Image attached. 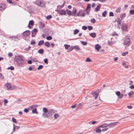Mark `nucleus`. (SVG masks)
Listing matches in <instances>:
<instances>
[{
	"mask_svg": "<svg viewBox=\"0 0 134 134\" xmlns=\"http://www.w3.org/2000/svg\"><path fill=\"white\" fill-rule=\"evenodd\" d=\"M56 112L54 110L50 109L48 110V113H47V114L45 115V114H43V116L44 118L45 117L48 118L52 115L54 113Z\"/></svg>",
	"mask_w": 134,
	"mask_h": 134,
	"instance_id": "nucleus-1",
	"label": "nucleus"
},
{
	"mask_svg": "<svg viewBox=\"0 0 134 134\" xmlns=\"http://www.w3.org/2000/svg\"><path fill=\"white\" fill-rule=\"evenodd\" d=\"M15 61L16 62L18 65H20L23 60L21 57L18 56L16 57L14 59Z\"/></svg>",
	"mask_w": 134,
	"mask_h": 134,
	"instance_id": "nucleus-2",
	"label": "nucleus"
},
{
	"mask_svg": "<svg viewBox=\"0 0 134 134\" xmlns=\"http://www.w3.org/2000/svg\"><path fill=\"white\" fill-rule=\"evenodd\" d=\"M118 123V122L111 123L109 124L105 123L104 124L105 127L108 126L109 128H111L115 126Z\"/></svg>",
	"mask_w": 134,
	"mask_h": 134,
	"instance_id": "nucleus-3",
	"label": "nucleus"
},
{
	"mask_svg": "<svg viewBox=\"0 0 134 134\" xmlns=\"http://www.w3.org/2000/svg\"><path fill=\"white\" fill-rule=\"evenodd\" d=\"M34 3L38 6L41 7H43L45 4L43 1L37 0L34 2Z\"/></svg>",
	"mask_w": 134,
	"mask_h": 134,
	"instance_id": "nucleus-4",
	"label": "nucleus"
},
{
	"mask_svg": "<svg viewBox=\"0 0 134 134\" xmlns=\"http://www.w3.org/2000/svg\"><path fill=\"white\" fill-rule=\"evenodd\" d=\"M124 44L125 45L129 46L130 44V39L128 36H127L126 37L124 40Z\"/></svg>",
	"mask_w": 134,
	"mask_h": 134,
	"instance_id": "nucleus-5",
	"label": "nucleus"
},
{
	"mask_svg": "<svg viewBox=\"0 0 134 134\" xmlns=\"http://www.w3.org/2000/svg\"><path fill=\"white\" fill-rule=\"evenodd\" d=\"M104 125L103 124L99 126L98 127L95 129V130L96 131V132L97 133H100L101 132L102 130L100 129V128H102L103 127H104Z\"/></svg>",
	"mask_w": 134,
	"mask_h": 134,
	"instance_id": "nucleus-6",
	"label": "nucleus"
},
{
	"mask_svg": "<svg viewBox=\"0 0 134 134\" xmlns=\"http://www.w3.org/2000/svg\"><path fill=\"white\" fill-rule=\"evenodd\" d=\"M5 85L6 87L8 90H13L15 89L16 88L15 86H11L9 83H7Z\"/></svg>",
	"mask_w": 134,
	"mask_h": 134,
	"instance_id": "nucleus-7",
	"label": "nucleus"
},
{
	"mask_svg": "<svg viewBox=\"0 0 134 134\" xmlns=\"http://www.w3.org/2000/svg\"><path fill=\"white\" fill-rule=\"evenodd\" d=\"M121 28L122 30L126 31H128L127 29L128 28L127 26L125 24H122L121 26Z\"/></svg>",
	"mask_w": 134,
	"mask_h": 134,
	"instance_id": "nucleus-8",
	"label": "nucleus"
},
{
	"mask_svg": "<svg viewBox=\"0 0 134 134\" xmlns=\"http://www.w3.org/2000/svg\"><path fill=\"white\" fill-rule=\"evenodd\" d=\"M30 32L29 30H26L23 33V35L24 36H28L30 35Z\"/></svg>",
	"mask_w": 134,
	"mask_h": 134,
	"instance_id": "nucleus-9",
	"label": "nucleus"
},
{
	"mask_svg": "<svg viewBox=\"0 0 134 134\" xmlns=\"http://www.w3.org/2000/svg\"><path fill=\"white\" fill-rule=\"evenodd\" d=\"M6 7V5L4 4H0V11L4 10Z\"/></svg>",
	"mask_w": 134,
	"mask_h": 134,
	"instance_id": "nucleus-10",
	"label": "nucleus"
},
{
	"mask_svg": "<svg viewBox=\"0 0 134 134\" xmlns=\"http://www.w3.org/2000/svg\"><path fill=\"white\" fill-rule=\"evenodd\" d=\"M57 11L60 14L62 15H65L66 14V12L64 10H62L60 11L58 10Z\"/></svg>",
	"mask_w": 134,
	"mask_h": 134,
	"instance_id": "nucleus-11",
	"label": "nucleus"
},
{
	"mask_svg": "<svg viewBox=\"0 0 134 134\" xmlns=\"http://www.w3.org/2000/svg\"><path fill=\"white\" fill-rule=\"evenodd\" d=\"M43 113L42 114V116L44 118V116H43V114H45V115L47 114V113H48V110L47 108H43Z\"/></svg>",
	"mask_w": 134,
	"mask_h": 134,
	"instance_id": "nucleus-12",
	"label": "nucleus"
},
{
	"mask_svg": "<svg viewBox=\"0 0 134 134\" xmlns=\"http://www.w3.org/2000/svg\"><path fill=\"white\" fill-rule=\"evenodd\" d=\"M91 94L93 96H95V99H96L98 96V94L96 92H92Z\"/></svg>",
	"mask_w": 134,
	"mask_h": 134,
	"instance_id": "nucleus-13",
	"label": "nucleus"
},
{
	"mask_svg": "<svg viewBox=\"0 0 134 134\" xmlns=\"http://www.w3.org/2000/svg\"><path fill=\"white\" fill-rule=\"evenodd\" d=\"M95 49L97 51H98L99 49H100L101 48V46L98 44H96L95 46Z\"/></svg>",
	"mask_w": 134,
	"mask_h": 134,
	"instance_id": "nucleus-14",
	"label": "nucleus"
},
{
	"mask_svg": "<svg viewBox=\"0 0 134 134\" xmlns=\"http://www.w3.org/2000/svg\"><path fill=\"white\" fill-rule=\"evenodd\" d=\"M75 49L79 51L80 49V48L78 46H75L72 47V49Z\"/></svg>",
	"mask_w": 134,
	"mask_h": 134,
	"instance_id": "nucleus-15",
	"label": "nucleus"
},
{
	"mask_svg": "<svg viewBox=\"0 0 134 134\" xmlns=\"http://www.w3.org/2000/svg\"><path fill=\"white\" fill-rule=\"evenodd\" d=\"M101 7V4H98L97 6V7L96 8V9H95V11L96 12H97L98 11L100 8Z\"/></svg>",
	"mask_w": 134,
	"mask_h": 134,
	"instance_id": "nucleus-16",
	"label": "nucleus"
},
{
	"mask_svg": "<svg viewBox=\"0 0 134 134\" xmlns=\"http://www.w3.org/2000/svg\"><path fill=\"white\" fill-rule=\"evenodd\" d=\"M126 14L124 13H121L120 14V16L121 19L123 20L125 17Z\"/></svg>",
	"mask_w": 134,
	"mask_h": 134,
	"instance_id": "nucleus-17",
	"label": "nucleus"
},
{
	"mask_svg": "<svg viewBox=\"0 0 134 134\" xmlns=\"http://www.w3.org/2000/svg\"><path fill=\"white\" fill-rule=\"evenodd\" d=\"M108 126H106L104 127H103V128L102 129V131H107L108 129L109 128H108Z\"/></svg>",
	"mask_w": 134,
	"mask_h": 134,
	"instance_id": "nucleus-18",
	"label": "nucleus"
},
{
	"mask_svg": "<svg viewBox=\"0 0 134 134\" xmlns=\"http://www.w3.org/2000/svg\"><path fill=\"white\" fill-rule=\"evenodd\" d=\"M32 112L33 113L38 114V112L37 111V109L36 108H34L32 110Z\"/></svg>",
	"mask_w": 134,
	"mask_h": 134,
	"instance_id": "nucleus-19",
	"label": "nucleus"
},
{
	"mask_svg": "<svg viewBox=\"0 0 134 134\" xmlns=\"http://www.w3.org/2000/svg\"><path fill=\"white\" fill-rule=\"evenodd\" d=\"M54 117L55 119H56L58 118L60 116L58 113H56L54 115Z\"/></svg>",
	"mask_w": 134,
	"mask_h": 134,
	"instance_id": "nucleus-20",
	"label": "nucleus"
},
{
	"mask_svg": "<svg viewBox=\"0 0 134 134\" xmlns=\"http://www.w3.org/2000/svg\"><path fill=\"white\" fill-rule=\"evenodd\" d=\"M90 35L93 38L96 37V34L95 33H92L90 34Z\"/></svg>",
	"mask_w": 134,
	"mask_h": 134,
	"instance_id": "nucleus-21",
	"label": "nucleus"
},
{
	"mask_svg": "<svg viewBox=\"0 0 134 134\" xmlns=\"http://www.w3.org/2000/svg\"><path fill=\"white\" fill-rule=\"evenodd\" d=\"M33 25L34 24V21L33 20H31L30 21L29 23V25H28V27L29 29H30L31 28L29 26V25Z\"/></svg>",
	"mask_w": 134,
	"mask_h": 134,
	"instance_id": "nucleus-22",
	"label": "nucleus"
},
{
	"mask_svg": "<svg viewBox=\"0 0 134 134\" xmlns=\"http://www.w3.org/2000/svg\"><path fill=\"white\" fill-rule=\"evenodd\" d=\"M37 32V30L35 28L32 31V37H34V36H33L32 34L34 33V32L35 33H36Z\"/></svg>",
	"mask_w": 134,
	"mask_h": 134,
	"instance_id": "nucleus-23",
	"label": "nucleus"
},
{
	"mask_svg": "<svg viewBox=\"0 0 134 134\" xmlns=\"http://www.w3.org/2000/svg\"><path fill=\"white\" fill-rule=\"evenodd\" d=\"M44 45L47 47H49L50 46V44L49 42H46L44 43Z\"/></svg>",
	"mask_w": 134,
	"mask_h": 134,
	"instance_id": "nucleus-24",
	"label": "nucleus"
},
{
	"mask_svg": "<svg viewBox=\"0 0 134 134\" xmlns=\"http://www.w3.org/2000/svg\"><path fill=\"white\" fill-rule=\"evenodd\" d=\"M9 38H12V40H13L15 41V39L18 38V37L17 36H11L9 37Z\"/></svg>",
	"mask_w": 134,
	"mask_h": 134,
	"instance_id": "nucleus-25",
	"label": "nucleus"
},
{
	"mask_svg": "<svg viewBox=\"0 0 134 134\" xmlns=\"http://www.w3.org/2000/svg\"><path fill=\"white\" fill-rule=\"evenodd\" d=\"M44 43V41L43 40H41L39 41L38 43V46H40L42 44Z\"/></svg>",
	"mask_w": 134,
	"mask_h": 134,
	"instance_id": "nucleus-26",
	"label": "nucleus"
},
{
	"mask_svg": "<svg viewBox=\"0 0 134 134\" xmlns=\"http://www.w3.org/2000/svg\"><path fill=\"white\" fill-rule=\"evenodd\" d=\"M44 26V24L43 23H42L41 22L40 23V27L41 28H43Z\"/></svg>",
	"mask_w": 134,
	"mask_h": 134,
	"instance_id": "nucleus-27",
	"label": "nucleus"
},
{
	"mask_svg": "<svg viewBox=\"0 0 134 134\" xmlns=\"http://www.w3.org/2000/svg\"><path fill=\"white\" fill-rule=\"evenodd\" d=\"M107 14V11H105L102 14V16L103 17H105Z\"/></svg>",
	"mask_w": 134,
	"mask_h": 134,
	"instance_id": "nucleus-28",
	"label": "nucleus"
},
{
	"mask_svg": "<svg viewBox=\"0 0 134 134\" xmlns=\"http://www.w3.org/2000/svg\"><path fill=\"white\" fill-rule=\"evenodd\" d=\"M77 11L76 9L75 8H73L72 12V13L73 14H75L76 13Z\"/></svg>",
	"mask_w": 134,
	"mask_h": 134,
	"instance_id": "nucleus-29",
	"label": "nucleus"
},
{
	"mask_svg": "<svg viewBox=\"0 0 134 134\" xmlns=\"http://www.w3.org/2000/svg\"><path fill=\"white\" fill-rule=\"evenodd\" d=\"M80 42L82 44L85 46L87 44V42L83 41H81Z\"/></svg>",
	"mask_w": 134,
	"mask_h": 134,
	"instance_id": "nucleus-30",
	"label": "nucleus"
},
{
	"mask_svg": "<svg viewBox=\"0 0 134 134\" xmlns=\"http://www.w3.org/2000/svg\"><path fill=\"white\" fill-rule=\"evenodd\" d=\"M82 10H80L77 13H76V15L77 16H80V14L81 13H82Z\"/></svg>",
	"mask_w": 134,
	"mask_h": 134,
	"instance_id": "nucleus-31",
	"label": "nucleus"
},
{
	"mask_svg": "<svg viewBox=\"0 0 134 134\" xmlns=\"http://www.w3.org/2000/svg\"><path fill=\"white\" fill-rule=\"evenodd\" d=\"M44 50L43 49H41L38 51V52L41 54H42L44 52Z\"/></svg>",
	"mask_w": 134,
	"mask_h": 134,
	"instance_id": "nucleus-32",
	"label": "nucleus"
},
{
	"mask_svg": "<svg viewBox=\"0 0 134 134\" xmlns=\"http://www.w3.org/2000/svg\"><path fill=\"white\" fill-rule=\"evenodd\" d=\"M121 8L120 7H118L116 10V12L118 13L120 12Z\"/></svg>",
	"mask_w": 134,
	"mask_h": 134,
	"instance_id": "nucleus-33",
	"label": "nucleus"
},
{
	"mask_svg": "<svg viewBox=\"0 0 134 134\" xmlns=\"http://www.w3.org/2000/svg\"><path fill=\"white\" fill-rule=\"evenodd\" d=\"M64 47L65 48V49H68L69 47L70 46V45H68L66 44H65L64 45Z\"/></svg>",
	"mask_w": 134,
	"mask_h": 134,
	"instance_id": "nucleus-34",
	"label": "nucleus"
},
{
	"mask_svg": "<svg viewBox=\"0 0 134 134\" xmlns=\"http://www.w3.org/2000/svg\"><path fill=\"white\" fill-rule=\"evenodd\" d=\"M85 62H92V61L89 58H86V60H85Z\"/></svg>",
	"mask_w": 134,
	"mask_h": 134,
	"instance_id": "nucleus-35",
	"label": "nucleus"
},
{
	"mask_svg": "<svg viewBox=\"0 0 134 134\" xmlns=\"http://www.w3.org/2000/svg\"><path fill=\"white\" fill-rule=\"evenodd\" d=\"M31 47L30 46H29L28 47L24 49L25 51H29L31 49Z\"/></svg>",
	"mask_w": 134,
	"mask_h": 134,
	"instance_id": "nucleus-36",
	"label": "nucleus"
},
{
	"mask_svg": "<svg viewBox=\"0 0 134 134\" xmlns=\"http://www.w3.org/2000/svg\"><path fill=\"white\" fill-rule=\"evenodd\" d=\"M79 32V30H78L76 29L74 30V34L76 35L77 33H78Z\"/></svg>",
	"mask_w": 134,
	"mask_h": 134,
	"instance_id": "nucleus-37",
	"label": "nucleus"
},
{
	"mask_svg": "<svg viewBox=\"0 0 134 134\" xmlns=\"http://www.w3.org/2000/svg\"><path fill=\"white\" fill-rule=\"evenodd\" d=\"M66 11H68L67 12V14L68 15H71V13H72V12H71L69 10L68 11V9H66Z\"/></svg>",
	"mask_w": 134,
	"mask_h": 134,
	"instance_id": "nucleus-38",
	"label": "nucleus"
},
{
	"mask_svg": "<svg viewBox=\"0 0 134 134\" xmlns=\"http://www.w3.org/2000/svg\"><path fill=\"white\" fill-rule=\"evenodd\" d=\"M46 39L47 40H50L52 39V36H48L47 37Z\"/></svg>",
	"mask_w": 134,
	"mask_h": 134,
	"instance_id": "nucleus-39",
	"label": "nucleus"
},
{
	"mask_svg": "<svg viewBox=\"0 0 134 134\" xmlns=\"http://www.w3.org/2000/svg\"><path fill=\"white\" fill-rule=\"evenodd\" d=\"M134 94V92L133 91H131L128 93L129 96H130L133 94Z\"/></svg>",
	"mask_w": 134,
	"mask_h": 134,
	"instance_id": "nucleus-40",
	"label": "nucleus"
},
{
	"mask_svg": "<svg viewBox=\"0 0 134 134\" xmlns=\"http://www.w3.org/2000/svg\"><path fill=\"white\" fill-rule=\"evenodd\" d=\"M43 67V66L42 65H39L38 67L37 68V69L38 70H39L40 69H42Z\"/></svg>",
	"mask_w": 134,
	"mask_h": 134,
	"instance_id": "nucleus-41",
	"label": "nucleus"
},
{
	"mask_svg": "<svg viewBox=\"0 0 134 134\" xmlns=\"http://www.w3.org/2000/svg\"><path fill=\"white\" fill-rule=\"evenodd\" d=\"M130 14L131 15L134 14V10H131L130 11Z\"/></svg>",
	"mask_w": 134,
	"mask_h": 134,
	"instance_id": "nucleus-42",
	"label": "nucleus"
},
{
	"mask_svg": "<svg viewBox=\"0 0 134 134\" xmlns=\"http://www.w3.org/2000/svg\"><path fill=\"white\" fill-rule=\"evenodd\" d=\"M115 42H108V44L109 45H111V44H114Z\"/></svg>",
	"mask_w": 134,
	"mask_h": 134,
	"instance_id": "nucleus-43",
	"label": "nucleus"
},
{
	"mask_svg": "<svg viewBox=\"0 0 134 134\" xmlns=\"http://www.w3.org/2000/svg\"><path fill=\"white\" fill-rule=\"evenodd\" d=\"M12 120L13 122L15 123H17L16 120L14 118V117H13L12 118Z\"/></svg>",
	"mask_w": 134,
	"mask_h": 134,
	"instance_id": "nucleus-44",
	"label": "nucleus"
},
{
	"mask_svg": "<svg viewBox=\"0 0 134 134\" xmlns=\"http://www.w3.org/2000/svg\"><path fill=\"white\" fill-rule=\"evenodd\" d=\"M121 22V20L119 19L117 21V23L119 24V25H120Z\"/></svg>",
	"mask_w": 134,
	"mask_h": 134,
	"instance_id": "nucleus-45",
	"label": "nucleus"
},
{
	"mask_svg": "<svg viewBox=\"0 0 134 134\" xmlns=\"http://www.w3.org/2000/svg\"><path fill=\"white\" fill-rule=\"evenodd\" d=\"M115 94L118 96H119L120 95V92L119 91H117L115 93Z\"/></svg>",
	"mask_w": 134,
	"mask_h": 134,
	"instance_id": "nucleus-46",
	"label": "nucleus"
},
{
	"mask_svg": "<svg viewBox=\"0 0 134 134\" xmlns=\"http://www.w3.org/2000/svg\"><path fill=\"white\" fill-rule=\"evenodd\" d=\"M128 53V52H123L122 53V56H125L126 55V54H127Z\"/></svg>",
	"mask_w": 134,
	"mask_h": 134,
	"instance_id": "nucleus-47",
	"label": "nucleus"
},
{
	"mask_svg": "<svg viewBox=\"0 0 134 134\" xmlns=\"http://www.w3.org/2000/svg\"><path fill=\"white\" fill-rule=\"evenodd\" d=\"M8 69H10L11 70H14V68L12 66H11L10 67H8L7 68Z\"/></svg>",
	"mask_w": 134,
	"mask_h": 134,
	"instance_id": "nucleus-48",
	"label": "nucleus"
},
{
	"mask_svg": "<svg viewBox=\"0 0 134 134\" xmlns=\"http://www.w3.org/2000/svg\"><path fill=\"white\" fill-rule=\"evenodd\" d=\"M88 27L89 30H91L93 29V27L91 26H88Z\"/></svg>",
	"mask_w": 134,
	"mask_h": 134,
	"instance_id": "nucleus-49",
	"label": "nucleus"
},
{
	"mask_svg": "<svg viewBox=\"0 0 134 134\" xmlns=\"http://www.w3.org/2000/svg\"><path fill=\"white\" fill-rule=\"evenodd\" d=\"M95 20L93 18L91 20V23H94L95 22Z\"/></svg>",
	"mask_w": 134,
	"mask_h": 134,
	"instance_id": "nucleus-50",
	"label": "nucleus"
},
{
	"mask_svg": "<svg viewBox=\"0 0 134 134\" xmlns=\"http://www.w3.org/2000/svg\"><path fill=\"white\" fill-rule=\"evenodd\" d=\"M52 18V16L51 15H49L46 17V19H49Z\"/></svg>",
	"mask_w": 134,
	"mask_h": 134,
	"instance_id": "nucleus-51",
	"label": "nucleus"
},
{
	"mask_svg": "<svg viewBox=\"0 0 134 134\" xmlns=\"http://www.w3.org/2000/svg\"><path fill=\"white\" fill-rule=\"evenodd\" d=\"M91 5L90 4H88L87 5V8H86V10H88L90 8Z\"/></svg>",
	"mask_w": 134,
	"mask_h": 134,
	"instance_id": "nucleus-52",
	"label": "nucleus"
},
{
	"mask_svg": "<svg viewBox=\"0 0 134 134\" xmlns=\"http://www.w3.org/2000/svg\"><path fill=\"white\" fill-rule=\"evenodd\" d=\"M44 62L46 64L48 63V59L47 58L45 59L44 60Z\"/></svg>",
	"mask_w": 134,
	"mask_h": 134,
	"instance_id": "nucleus-53",
	"label": "nucleus"
},
{
	"mask_svg": "<svg viewBox=\"0 0 134 134\" xmlns=\"http://www.w3.org/2000/svg\"><path fill=\"white\" fill-rule=\"evenodd\" d=\"M123 95H124L123 94H120V96H119V98L120 99H121L123 97Z\"/></svg>",
	"mask_w": 134,
	"mask_h": 134,
	"instance_id": "nucleus-54",
	"label": "nucleus"
},
{
	"mask_svg": "<svg viewBox=\"0 0 134 134\" xmlns=\"http://www.w3.org/2000/svg\"><path fill=\"white\" fill-rule=\"evenodd\" d=\"M114 16V14L112 12H111L109 14V16Z\"/></svg>",
	"mask_w": 134,
	"mask_h": 134,
	"instance_id": "nucleus-55",
	"label": "nucleus"
},
{
	"mask_svg": "<svg viewBox=\"0 0 134 134\" xmlns=\"http://www.w3.org/2000/svg\"><path fill=\"white\" fill-rule=\"evenodd\" d=\"M82 14H81L80 15V16L82 17L84 16L85 15V13L84 12H83V11L82 12Z\"/></svg>",
	"mask_w": 134,
	"mask_h": 134,
	"instance_id": "nucleus-56",
	"label": "nucleus"
},
{
	"mask_svg": "<svg viewBox=\"0 0 134 134\" xmlns=\"http://www.w3.org/2000/svg\"><path fill=\"white\" fill-rule=\"evenodd\" d=\"M87 28V27L85 26H83L82 27V29L85 30H86Z\"/></svg>",
	"mask_w": 134,
	"mask_h": 134,
	"instance_id": "nucleus-57",
	"label": "nucleus"
},
{
	"mask_svg": "<svg viewBox=\"0 0 134 134\" xmlns=\"http://www.w3.org/2000/svg\"><path fill=\"white\" fill-rule=\"evenodd\" d=\"M4 104H6L8 103V101L7 100L4 99ZM4 105H5L4 104Z\"/></svg>",
	"mask_w": 134,
	"mask_h": 134,
	"instance_id": "nucleus-58",
	"label": "nucleus"
},
{
	"mask_svg": "<svg viewBox=\"0 0 134 134\" xmlns=\"http://www.w3.org/2000/svg\"><path fill=\"white\" fill-rule=\"evenodd\" d=\"M32 61L34 62H37V59L36 58H34L33 59Z\"/></svg>",
	"mask_w": 134,
	"mask_h": 134,
	"instance_id": "nucleus-59",
	"label": "nucleus"
},
{
	"mask_svg": "<svg viewBox=\"0 0 134 134\" xmlns=\"http://www.w3.org/2000/svg\"><path fill=\"white\" fill-rule=\"evenodd\" d=\"M24 111L26 113H27L29 111V110L25 108L24 109Z\"/></svg>",
	"mask_w": 134,
	"mask_h": 134,
	"instance_id": "nucleus-60",
	"label": "nucleus"
},
{
	"mask_svg": "<svg viewBox=\"0 0 134 134\" xmlns=\"http://www.w3.org/2000/svg\"><path fill=\"white\" fill-rule=\"evenodd\" d=\"M131 89H134V85H132L129 87Z\"/></svg>",
	"mask_w": 134,
	"mask_h": 134,
	"instance_id": "nucleus-61",
	"label": "nucleus"
},
{
	"mask_svg": "<svg viewBox=\"0 0 134 134\" xmlns=\"http://www.w3.org/2000/svg\"><path fill=\"white\" fill-rule=\"evenodd\" d=\"M8 55V56L9 57H11L12 56V53H9Z\"/></svg>",
	"mask_w": 134,
	"mask_h": 134,
	"instance_id": "nucleus-62",
	"label": "nucleus"
},
{
	"mask_svg": "<svg viewBox=\"0 0 134 134\" xmlns=\"http://www.w3.org/2000/svg\"><path fill=\"white\" fill-rule=\"evenodd\" d=\"M97 122L95 121H92L91 122V124H94L96 123H97Z\"/></svg>",
	"mask_w": 134,
	"mask_h": 134,
	"instance_id": "nucleus-63",
	"label": "nucleus"
},
{
	"mask_svg": "<svg viewBox=\"0 0 134 134\" xmlns=\"http://www.w3.org/2000/svg\"><path fill=\"white\" fill-rule=\"evenodd\" d=\"M96 5V4L95 3H93L92 4V7L94 8L95 7Z\"/></svg>",
	"mask_w": 134,
	"mask_h": 134,
	"instance_id": "nucleus-64",
	"label": "nucleus"
}]
</instances>
